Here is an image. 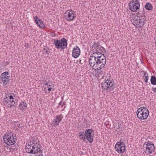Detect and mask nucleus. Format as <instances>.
Segmentation results:
<instances>
[{"label": "nucleus", "mask_w": 156, "mask_h": 156, "mask_svg": "<svg viewBox=\"0 0 156 156\" xmlns=\"http://www.w3.org/2000/svg\"><path fill=\"white\" fill-rule=\"evenodd\" d=\"M96 57L92 58L90 60V66L92 67L93 69L97 70V75L101 79L105 75L104 70L102 68L105 66L106 61L103 57L101 58H98L97 61L96 62Z\"/></svg>", "instance_id": "obj_1"}, {"label": "nucleus", "mask_w": 156, "mask_h": 156, "mask_svg": "<svg viewBox=\"0 0 156 156\" xmlns=\"http://www.w3.org/2000/svg\"><path fill=\"white\" fill-rule=\"evenodd\" d=\"M114 82L112 80L107 79L105 80V81L102 83L101 87L103 90H106L107 91H112L114 88Z\"/></svg>", "instance_id": "obj_2"}, {"label": "nucleus", "mask_w": 156, "mask_h": 156, "mask_svg": "<svg viewBox=\"0 0 156 156\" xmlns=\"http://www.w3.org/2000/svg\"><path fill=\"white\" fill-rule=\"evenodd\" d=\"M137 117L140 119H145L149 115V111L146 107H141L138 109L136 112Z\"/></svg>", "instance_id": "obj_3"}, {"label": "nucleus", "mask_w": 156, "mask_h": 156, "mask_svg": "<svg viewBox=\"0 0 156 156\" xmlns=\"http://www.w3.org/2000/svg\"><path fill=\"white\" fill-rule=\"evenodd\" d=\"M53 44L57 49L61 48V49L63 50L67 48V40L65 38H62L61 40L55 39L53 42Z\"/></svg>", "instance_id": "obj_4"}, {"label": "nucleus", "mask_w": 156, "mask_h": 156, "mask_svg": "<svg viewBox=\"0 0 156 156\" xmlns=\"http://www.w3.org/2000/svg\"><path fill=\"white\" fill-rule=\"evenodd\" d=\"M128 5L129 9L132 12H135L140 8V2L138 0H132L129 3Z\"/></svg>", "instance_id": "obj_5"}, {"label": "nucleus", "mask_w": 156, "mask_h": 156, "mask_svg": "<svg viewBox=\"0 0 156 156\" xmlns=\"http://www.w3.org/2000/svg\"><path fill=\"white\" fill-rule=\"evenodd\" d=\"M115 149L119 153H122L126 150L125 144L121 141L118 142L115 144Z\"/></svg>", "instance_id": "obj_6"}, {"label": "nucleus", "mask_w": 156, "mask_h": 156, "mask_svg": "<svg viewBox=\"0 0 156 156\" xmlns=\"http://www.w3.org/2000/svg\"><path fill=\"white\" fill-rule=\"evenodd\" d=\"M94 130L92 129H86L84 135L90 143H92L93 140Z\"/></svg>", "instance_id": "obj_7"}, {"label": "nucleus", "mask_w": 156, "mask_h": 156, "mask_svg": "<svg viewBox=\"0 0 156 156\" xmlns=\"http://www.w3.org/2000/svg\"><path fill=\"white\" fill-rule=\"evenodd\" d=\"M144 145L146 144V150L145 151V153L148 154H151L154 152L155 150V146L153 144H151V141L146 142Z\"/></svg>", "instance_id": "obj_8"}, {"label": "nucleus", "mask_w": 156, "mask_h": 156, "mask_svg": "<svg viewBox=\"0 0 156 156\" xmlns=\"http://www.w3.org/2000/svg\"><path fill=\"white\" fill-rule=\"evenodd\" d=\"M65 14L67 15H65V16L66 17V19L67 20L69 21H72L73 19L76 17V15L74 12V11L72 10L67 11Z\"/></svg>", "instance_id": "obj_9"}, {"label": "nucleus", "mask_w": 156, "mask_h": 156, "mask_svg": "<svg viewBox=\"0 0 156 156\" xmlns=\"http://www.w3.org/2000/svg\"><path fill=\"white\" fill-rule=\"evenodd\" d=\"M15 136H12L9 138H4L3 140L4 143L7 145L10 146L14 144L16 142L17 139Z\"/></svg>", "instance_id": "obj_10"}, {"label": "nucleus", "mask_w": 156, "mask_h": 156, "mask_svg": "<svg viewBox=\"0 0 156 156\" xmlns=\"http://www.w3.org/2000/svg\"><path fill=\"white\" fill-rule=\"evenodd\" d=\"M103 57V58H104V59H105V61H106V58L105 56H104V54H101V53H100L99 52H95L93 53L91 55V56L90 57V58H89V64L90 65V59H92V58H95V57H96L95 60H96V62L97 61L98 59L97 58H101V57Z\"/></svg>", "instance_id": "obj_11"}, {"label": "nucleus", "mask_w": 156, "mask_h": 156, "mask_svg": "<svg viewBox=\"0 0 156 156\" xmlns=\"http://www.w3.org/2000/svg\"><path fill=\"white\" fill-rule=\"evenodd\" d=\"M146 18L145 15L142 14L140 16V20H138V26H136L137 27H143L146 23Z\"/></svg>", "instance_id": "obj_12"}, {"label": "nucleus", "mask_w": 156, "mask_h": 156, "mask_svg": "<svg viewBox=\"0 0 156 156\" xmlns=\"http://www.w3.org/2000/svg\"><path fill=\"white\" fill-rule=\"evenodd\" d=\"M80 50L79 47L76 46L74 47L72 51V55L73 57L74 58L78 57L80 54Z\"/></svg>", "instance_id": "obj_13"}, {"label": "nucleus", "mask_w": 156, "mask_h": 156, "mask_svg": "<svg viewBox=\"0 0 156 156\" xmlns=\"http://www.w3.org/2000/svg\"><path fill=\"white\" fill-rule=\"evenodd\" d=\"M10 80L9 77H7V78L0 77V83H2L3 86L6 87L9 85Z\"/></svg>", "instance_id": "obj_14"}, {"label": "nucleus", "mask_w": 156, "mask_h": 156, "mask_svg": "<svg viewBox=\"0 0 156 156\" xmlns=\"http://www.w3.org/2000/svg\"><path fill=\"white\" fill-rule=\"evenodd\" d=\"M63 116L62 115H58L52 121V123L54 126H57L62 120Z\"/></svg>", "instance_id": "obj_15"}, {"label": "nucleus", "mask_w": 156, "mask_h": 156, "mask_svg": "<svg viewBox=\"0 0 156 156\" xmlns=\"http://www.w3.org/2000/svg\"><path fill=\"white\" fill-rule=\"evenodd\" d=\"M35 23L41 28H43L45 27L43 22L40 19H39L38 17L36 16L34 17Z\"/></svg>", "instance_id": "obj_16"}, {"label": "nucleus", "mask_w": 156, "mask_h": 156, "mask_svg": "<svg viewBox=\"0 0 156 156\" xmlns=\"http://www.w3.org/2000/svg\"><path fill=\"white\" fill-rule=\"evenodd\" d=\"M26 151L27 153L31 154H36L37 153L38 149H36V150H34L31 149V147H28L27 145V143L25 146Z\"/></svg>", "instance_id": "obj_17"}, {"label": "nucleus", "mask_w": 156, "mask_h": 156, "mask_svg": "<svg viewBox=\"0 0 156 156\" xmlns=\"http://www.w3.org/2000/svg\"><path fill=\"white\" fill-rule=\"evenodd\" d=\"M133 17H132L131 19L132 22L134 23V24L136 26H138V20H140V16H136L135 14L133 15Z\"/></svg>", "instance_id": "obj_18"}, {"label": "nucleus", "mask_w": 156, "mask_h": 156, "mask_svg": "<svg viewBox=\"0 0 156 156\" xmlns=\"http://www.w3.org/2000/svg\"><path fill=\"white\" fill-rule=\"evenodd\" d=\"M19 107L20 108V109L21 110H25L27 107V105L25 102L23 101L20 103L19 105Z\"/></svg>", "instance_id": "obj_19"}, {"label": "nucleus", "mask_w": 156, "mask_h": 156, "mask_svg": "<svg viewBox=\"0 0 156 156\" xmlns=\"http://www.w3.org/2000/svg\"><path fill=\"white\" fill-rule=\"evenodd\" d=\"M32 149H32L34 150H36V149H38L41 148V145L39 144H37V142H36L35 144H34L33 146H32Z\"/></svg>", "instance_id": "obj_20"}, {"label": "nucleus", "mask_w": 156, "mask_h": 156, "mask_svg": "<svg viewBox=\"0 0 156 156\" xmlns=\"http://www.w3.org/2000/svg\"><path fill=\"white\" fill-rule=\"evenodd\" d=\"M145 8L148 10H151L153 9V6L150 3L147 2L145 5Z\"/></svg>", "instance_id": "obj_21"}, {"label": "nucleus", "mask_w": 156, "mask_h": 156, "mask_svg": "<svg viewBox=\"0 0 156 156\" xmlns=\"http://www.w3.org/2000/svg\"><path fill=\"white\" fill-rule=\"evenodd\" d=\"M151 84L156 85V77L154 76H151L150 79Z\"/></svg>", "instance_id": "obj_22"}, {"label": "nucleus", "mask_w": 156, "mask_h": 156, "mask_svg": "<svg viewBox=\"0 0 156 156\" xmlns=\"http://www.w3.org/2000/svg\"><path fill=\"white\" fill-rule=\"evenodd\" d=\"M100 43L97 42V43L94 42V43L93 44V46H92V48L93 49H95L97 50V49H98L99 47H100Z\"/></svg>", "instance_id": "obj_23"}, {"label": "nucleus", "mask_w": 156, "mask_h": 156, "mask_svg": "<svg viewBox=\"0 0 156 156\" xmlns=\"http://www.w3.org/2000/svg\"><path fill=\"white\" fill-rule=\"evenodd\" d=\"M12 136H14L13 134L11 132H9L6 133L4 135L3 138V139H4V138H9L10 137H12Z\"/></svg>", "instance_id": "obj_24"}, {"label": "nucleus", "mask_w": 156, "mask_h": 156, "mask_svg": "<svg viewBox=\"0 0 156 156\" xmlns=\"http://www.w3.org/2000/svg\"><path fill=\"white\" fill-rule=\"evenodd\" d=\"M44 47L43 48L44 53L45 54L47 53L48 55H49V53H50L49 48L46 46L45 47Z\"/></svg>", "instance_id": "obj_25"}, {"label": "nucleus", "mask_w": 156, "mask_h": 156, "mask_svg": "<svg viewBox=\"0 0 156 156\" xmlns=\"http://www.w3.org/2000/svg\"><path fill=\"white\" fill-rule=\"evenodd\" d=\"M36 143L35 140H34L32 141H30V143H27V145L28 147H31L32 146L34 145V144H35Z\"/></svg>", "instance_id": "obj_26"}, {"label": "nucleus", "mask_w": 156, "mask_h": 156, "mask_svg": "<svg viewBox=\"0 0 156 156\" xmlns=\"http://www.w3.org/2000/svg\"><path fill=\"white\" fill-rule=\"evenodd\" d=\"M10 94H6V95H5V98H4V99L3 100V101L5 102H7V103H8V98L9 97V95H10Z\"/></svg>", "instance_id": "obj_27"}, {"label": "nucleus", "mask_w": 156, "mask_h": 156, "mask_svg": "<svg viewBox=\"0 0 156 156\" xmlns=\"http://www.w3.org/2000/svg\"><path fill=\"white\" fill-rule=\"evenodd\" d=\"M17 146V145L15 144L14 146H12L10 148V150H12V151H16L18 149Z\"/></svg>", "instance_id": "obj_28"}, {"label": "nucleus", "mask_w": 156, "mask_h": 156, "mask_svg": "<svg viewBox=\"0 0 156 156\" xmlns=\"http://www.w3.org/2000/svg\"><path fill=\"white\" fill-rule=\"evenodd\" d=\"M13 96L12 95H9V98L8 99V100L9 101H10V102H11V104H12L13 102H15L13 100H11V99H13Z\"/></svg>", "instance_id": "obj_29"}, {"label": "nucleus", "mask_w": 156, "mask_h": 156, "mask_svg": "<svg viewBox=\"0 0 156 156\" xmlns=\"http://www.w3.org/2000/svg\"><path fill=\"white\" fill-rule=\"evenodd\" d=\"M98 49L100 51H105V48L104 47H102V46H101L100 45V47H99Z\"/></svg>", "instance_id": "obj_30"}, {"label": "nucleus", "mask_w": 156, "mask_h": 156, "mask_svg": "<svg viewBox=\"0 0 156 156\" xmlns=\"http://www.w3.org/2000/svg\"><path fill=\"white\" fill-rule=\"evenodd\" d=\"M148 78L149 77L148 76V75H147L146 76H145L144 77H143V78L144 79L145 82V83H147Z\"/></svg>", "instance_id": "obj_31"}, {"label": "nucleus", "mask_w": 156, "mask_h": 156, "mask_svg": "<svg viewBox=\"0 0 156 156\" xmlns=\"http://www.w3.org/2000/svg\"><path fill=\"white\" fill-rule=\"evenodd\" d=\"M0 77H2V78H7V77H9V78H10V76L6 75H2V73L1 75L0 76Z\"/></svg>", "instance_id": "obj_32"}, {"label": "nucleus", "mask_w": 156, "mask_h": 156, "mask_svg": "<svg viewBox=\"0 0 156 156\" xmlns=\"http://www.w3.org/2000/svg\"><path fill=\"white\" fill-rule=\"evenodd\" d=\"M83 60L80 59L79 61L80 63L83 64H84V63L85 62V60H84L83 57Z\"/></svg>", "instance_id": "obj_33"}, {"label": "nucleus", "mask_w": 156, "mask_h": 156, "mask_svg": "<svg viewBox=\"0 0 156 156\" xmlns=\"http://www.w3.org/2000/svg\"><path fill=\"white\" fill-rule=\"evenodd\" d=\"M15 104V102H13L12 104H11V105L9 104L8 105V106L11 107H12L13 106L15 107V105H14V104Z\"/></svg>", "instance_id": "obj_34"}, {"label": "nucleus", "mask_w": 156, "mask_h": 156, "mask_svg": "<svg viewBox=\"0 0 156 156\" xmlns=\"http://www.w3.org/2000/svg\"><path fill=\"white\" fill-rule=\"evenodd\" d=\"M86 138V137L85 136H84V135H83V136H81L80 137V138L81 139H83V141H85V138Z\"/></svg>", "instance_id": "obj_35"}, {"label": "nucleus", "mask_w": 156, "mask_h": 156, "mask_svg": "<svg viewBox=\"0 0 156 156\" xmlns=\"http://www.w3.org/2000/svg\"><path fill=\"white\" fill-rule=\"evenodd\" d=\"M5 74L8 76L9 74V72L7 71H6L2 73V75H4Z\"/></svg>", "instance_id": "obj_36"}, {"label": "nucleus", "mask_w": 156, "mask_h": 156, "mask_svg": "<svg viewBox=\"0 0 156 156\" xmlns=\"http://www.w3.org/2000/svg\"><path fill=\"white\" fill-rule=\"evenodd\" d=\"M64 103H65L64 102H63L62 103V100L59 103V105L63 106V105H64Z\"/></svg>", "instance_id": "obj_37"}, {"label": "nucleus", "mask_w": 156, "mask_h": 156, "mask_svg": "<svg viewBox=\"0 0 156 156\" xmlns=\"http://www.w3.org/2000/svg\"><path fill=\"white\" fill-rule=\"evenodd\" d=\"M143 72H144V75L143 76V77H144L145 76L148 75V74L146 71L144 72V71H143Z\"/></svg>", "instance_id": "obj_38"}, {"label": "nucleus", "mask_w": 156, "mask_h": 156, "mask_svg": "<svg viewBox=\"0 0 156 156\" xmlns=\"http://www.w3.org/2000/svg\"><path fill=\"white\" fill-rule=\"evenodd\" d=\"M83 133H84L83 132H80L79 133V136H83Z\"/></svg>", "instance_id": "obj_39"}, {"label": "nucleus", "mask_w": 156, "mask_h": 156, "mask_svg": "<svg viewBox=\"0 0 156 156\" xmlns=\"http://www.w3.org/2000/svg\"><path fill=\"white\" fill-rule=\"evenodd\" d=\"M152 91L155 93H156V87L152 88Z\"/></svg>", "instance_id": "obj_40"}, {"label": "nucleus", "mask_w": 156, "mask_h": 156, "mask_svg": "<svg viewBox=\"0 0 156 156\" xmlns=\"http://www.w3.org/2000/svg\"><path fill=\"white\" fill-rule=\"evenodd\" d=\"M38 150H38L37 151V152H38L39 153L41 154H42V150H41L40 148L38 149Z\"/></svg>", "instance_id": "obj_41"}, {"label": "nucleus", "mask_w": 156, "mask_h": 156, "mask_svg": "<svg viewBox=\"0 0 156 156\" xmlns=\"http://www.w3.org/2000/svg\"><path fill=\"white\" fill-rule=\"evenodd\" d=\"M24 46L25 47H26L27 48H29V45L27 44H25V45H24Z\"/></svg>", "instance_id": "obj_42"}, {"label": "nucleus", "mask_w": 156, "mask_h": 156, "mask_svg": "<svg viewBox=\"0 0 156 156\" xmlns=\"http://www.w3.org/2000/svg\"><path fill=\"white\" fill-rule=\"evenodd\" d=\"M117 128L119 129H122V127H120L119 126Z\"/></svg>", "instance_id": "obj_43"}, {"label": "nucleus", "mask_w": 156, "mask_h": 156, "mask_svg": "<svg viewBox=\"0 0 156 156\" xmlns=\"http://www.w3.org/2000/svg\"><path fill=\"white\" fill-rule=\"evenodd\" d=\"M52 88H48V90L49 91H51V89H52Z\"/></svg>", "instance_id": "obj_44"}, {"label": "nucleus", "mask_w": 156, "mask_h": 156, "mask_svg": "<svg viewBox=\"0 0 156 156\" xmlns=\"http://www.w3.org/2000/svg\"><path fill=\"white\" fill-rule=\"evenodd\" d=\"M37 156H43V154H41L38 155H37Z\"/></svg>", "instance_id": "obj_45"}, {"label": "nucleus", "mask_w": 156, "mask_h": 156, "mask_svg": "<svg viewBox=\"0 0 156 156\" xmlns=\"http://www.w3.org/2000/svg\"><path fill=\"white\" fill-rule=\"evenodd\" d=\"M22 126H20V124H19L18 126V127H20V128L21 127H22Z\"/></svg>", "instance_id": "obj_46"}, {"label": "nucleus", "mask_w": 156, "mask_h": 156, "mask_svg": "<svg viewBox=\"0 0 156 156\" xmlns=\"http://www.w3.org/2000/svg\"><path fill=\"white\" fill-rule=\"evenodd\" d=\"M48 83H46L45 84V85H48Z\"/></svg>", "instance_id": "obj_47"}, {"label": "nucleus", "mask_w": 156, "mask_h": 156, "mask_svg": "<svg viewBox=\"0 0 156 156\" xmlns=\"http://www.w3.org/2000/svg\"><path fill=\"white\" fill-rule=\"evenodd\" d=\"M50 86H51V85H48V88H49V87Z\"/></svg>", "instance_id": "obj_48"}, {"label": "nucleus", "mask_w": 156, "mask_h": 156, "mask_svg": "<svg viewBox=\"0 0 156 156\" xmlns=\"http://www.w3.org/2000/svg\"><path fill=\"white\" fill-rule=\"evenodd\" d=\"M121 125V124H120V123H118V125Z\"/></svg>", "instance_id": "obj_49"}, {"label": "nucleus", "mask_w": 156, "mask_h": 156, "mask_svg": "<svg viewBox=\"0 0 156 156\" xmlns=\"http://www.w3.org/2000/svg\"><path fill=\"white\" fill-rule=\"evenodd\" d=\"M143 11L144 12V8H143Z\"/></svg>", "instance_id": "obj_50"}, {"label": "nucleus", "mask_w": 156, "mask_h": 156, "mask_svg": "<svg viewBox=\"0 0 156 156\" xmlns=\"http://www.w3.org/2000/svg\"><path fill=\"white\" fill-rule=\"evenodd\" d=\"M138 14L139 15V12H138Z\"/></svg>", "instance_id": "obj_51"}]
</instances>
